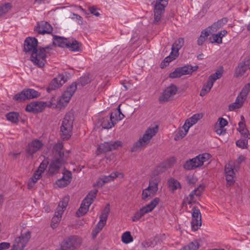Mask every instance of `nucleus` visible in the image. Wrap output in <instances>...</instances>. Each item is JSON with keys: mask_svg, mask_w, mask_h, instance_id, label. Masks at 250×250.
Returning a JSON list of instances; mask_svg holds the SVG:
<instances>
[{"mask_svg": "<svg viewBox=\"0 0 250 250\" xmlns=\"http://www.w3.org/2000/svg\"><path fill=\"white\" fill-rule=\"evenodd\" d=\"M66 81V79L63 75H59L53 79L47 88V91L50 92L51 90L60 88Z\"/></svg>", "mask_w": 250, "mask_h": 250, "instance_id": "2eb2a0df", "label": "nucleus"}, {"mask_svg": "<svg viewBox=\"0 0 250 250\" xmlns=\"http://www.w3.org/2000/svg\"><path fill=\"white\" fill-rule=\"evenodd\" d=\"M187 134L186 131L183 130L181 128H179L178 131L175 136L174 139L176 141L179 140L183 138Z\"/></svg>", "mask_w": 250, "mask_h": 250, "instance_id": "603ef678", "label": "nucleus"}, {"mask_svg": "<svg viewBox=\"0 0 250 250\" xmlns=\"http://www.w3.org/2000/svg\"><path fill=\"white\" fill-rule=\"evenodd\" d=\"M223 69L218 70L215 73L211 75L208 78V81L213 85L215 81L220 78L222 75Z\"/></svg>", "mask_w": 250, "mask_h": 250, "instance_id": "c9c22d12", "label": "nucleus"}, {"mask_svg": "<svg viewBox=\"0 0 250 250\" xmlns=\"http://www.w3.org/2000/svg\"><path fill=\"white\" fill-rule=\"evenodd\" d=\"M48 164V162L47 160H43L39 166L38 169L37 171L40 172L41 173L44 172V170L47 167V166Z\"/></svg>", "mask_w": 250, "mask_h": 250, "instance_id": "864d4df0", "label": "nucleus"}, {"mask_svg": "<svg viewBox=\"0 0 250 250\" xmlns=\"http://www.w3.org/2000/svg\"><path fill=\"white\" fill-rule=\"evenodd\" d=\"M122 145L119 141L106 142L99 146L100 150L103 152H106L117 149Z\"/></svg>", "mask_w": 250, "mask_h": 250, "instance_id": "f3484780", "label": "nucleus"}, {"mask_svg": "<svg viewBox=\"0 0 250 250\" xmlns=\"http://www.w3.org/2000/svg\"><path fill=\"white\" fill-rule=\"evenodd\" d=\"M213 33L212 31L210 29V26L204 29L201 32L200 35H203V37L205 39H207V38L209 35V34H212Z\"/></svg>", "mask_w": 250, "mask_h": 250, "instance_id": "13d9d810", "label": "nucleus"}, {"mask_svg": "<svg viewBox=\"0 0 250 250\" xmlns=\"http://www.w3.org/2000/svg\"><path fill=\"white\" fill-rule=\"evenodd\" d=\"M91 81L92 76L89 74H87L81 77L75 83H77L78 88H80L90 83Z\"/></svg>", "mask_w": 250, "mask_h": 250, "instance_id": "393cba45", "label": "nucleus"}, {"mask_svg": "<svg viewBox=\"0 0 250 250\" xmlns=\"http://www.w3.org/2000/svg\"><path fill=\"white\" fill-rule=\"evenodd\" d=\"M228 21V18H223L218 20L217 22H214L211 26H210V29L213 32H215L217 30V29L221 28L223 25L226 23Z\"/></svg>", "mask_w": 250, "mask_h": 250, "instance_id": "2f4dec72", "label": "nucleus"}, {"mask_svg": "<svg viewBox=\"0 0 250 250\" xmlns=\"http://www.w3.org/2000/svg\"><path fill=\"white\" fill-rule=\"evenodd\" d=\"M248 138H241L239 140L236 141V146L242 149H246L248 146Z\"/></svg>", "mask_w": 250, "mask_h": 250, "instance_id": "ea45409f", "label": "nucleus"}, {"mask_svg": "<svg viewBox=\"0 0 250 250\" xmlns=\"http://www.w3.org/2000/svg\"><path fill=\"white\" fill-rule=\"evenodd\" d=\"M202 225L201 214L200 210L196 207L192 209V220L191 226L192 230H197Z\"/></svg>", "mask_w": 250, "mask_h": 250, "instance_id": "9b49d317", "label": "nucleus"}, {"mask_svg": "<svg viewBox=\"0 0 250 250\" xmlns=\"http://www.w3.org/2000/svg\"><path fill=\"white\" fill-rule=\"evenodd\" d=\"M218 121H219L218 125L216 124V125H218L219 126H220L221 127L224 128L228 124L227 121L223 118H219Z\"/></svg>", "mask_w": 250, "mask_h": 250, "instance_id": "0e129e2a", "label": "nucleus"}, {"mask_svg": "<svg viewBox=\"0 0 250 250\" xmlns=\"http://www.w3.org/2000/svg\"><path fill=\"white\" fill-rule=\"evenodd\" d=\"M69 201V197L68 196H66L59 202L58 206L56 209L55 215L52 219L51 226L53 229L55 228L57 226L58 224L61 221L62 215L67 206Z\"/></svg>", "mask_w": 250, "mask_h": 250, "instance_id": "39448f33", "label": "nucleus"}, {"mask_svg": "<svg viewBox=\"0 0 250 250\" xmlns=\"http://www.w3.org/2000/svg\"><path fill=\"white\" fill-rule=\"evenodd\" d=\"M53 39V45L52 46L57 45L60 47L67 48L68 46V44L69 43L70 39L55 36Z\"/></svg>", "mask_w": 250, "mask_h": 250, "instance_id": "4be33fe9", "label": "nucleus"}, {"mask_svg": "<svg viewBox=\"0 0 250 250\" xmlns=\"http://www.w3.org/2000/svg\"><path fill=\"white\" fill-rule=\"evenodd\" d=\"M175 159L174 158H170L164 163L161 164V167L165 168V170L170 168L175 163Z\"/></svg>", "mask_w": 250, "mask_h": 250, "instance_id": "09e8293b", "label": "nucleus"}, {"mask_svg": "<svg viewBox=\"0 0 250 250\" xmlns=\"http://www.w3.org/2000/svg\"><path fill=\"white\" fill-rule=\"evenodd\" d=\"M52 30L51 25L45 21L38 22L37 26L34 28V30L40 34H50L52 32Z\"/></svg>", "mask_w": 250, "mask_h": 250, "instance_id": "a211bd4d", "label": "nucleus"}, {"mask_svg": "<svg viewBox=\"0 0 250 250\" xmlns=\"http://www.w3.org/2000/svg\"><path fill=\"white\" fill-rule=\"evenodd\" d=\"M71 178V173L68 172L67 173L65 174L61 179L59 180L57 184L60 187H65L70 183Z\"/></svg>", "mask_w": 250, "mask_h": 250, "instance_id": "7c9ffc66", "label": "nucleus"}, {"mask_svg": "<svg viewBox=\"0 0 250 250\" xmlns=\"http://www.w3.org/2000/svg\"><path fill=\"white\" fill-rule=\"evenodd\" d=\"M63 146L62 143H58L53 147V152L55 160L51 163L49 167V173L51 174L56 173L67 159V156L64 154Z\"/></svg>", "mask_w": 250, "mask_h": 250, "instance_id": "f257e3e1", "label": "nucleus"}, {"mask_svg": "<svg viewBox=\"0 0 250 250\" xmlns=\"http://www.w3.org/2000/svg\"><path fill=\"white\" fill-rule=\"evenodd\" d=\"M160 182V178L157 176L152 177L149 180V186L147 188L152 190L153 193H156L158 191V185Z\"/></svg>", "mask_w": 250, "mask_h": 250, "instance_id": "bb28decb", "label": "nucleus"}, {"mask_svg": "<svg viewBox=\"0 0 250 250\" xmlns=\"http://www.w3.org/2000/svg\"><path fill=\"white\" fill-rule=\"evenodd\" d=\"M40 93L33 89H25L17 94L13 99L17 101H25L27 99H33L40 96Z\"/></svg>", "mask_w": 250, "mask_h": 250, "instance_id": "1a4fd4ad", "label": "nucleus"}, {"mask_svg": "<svg viewBox=\"0 0 250 250\" xmlns=\"http://www.w3.org/2000/svg\"><path fill=\"white\" fill-rule=\"evenodd\" d=\"M198 68L197 65H186L183 67H179L170 73L169 77L170 78H179L184 75H188L191 74L193 72L196 71Z\"/></svg>", "mask_w": 250, "mask_h": 250, "instance_id": "9d476101", "label": "nucleus"}, {"mask_svg": "<svg viewBox=\"0 0 250 250\" xmlns=\"http://www.w3.org/2000/svg\"><path fill=\"white\" fill-rule=\"evenodd\" d=\"M90 205V202L88 203L87 201H85V200L83 199L80 208L76 212L77 215L78 217H80L85 214L88 210L89 207Z\"/></svg>", "mask_w": 250, "mask_h": 250, "instance_id": "c756f323", "label": "nucleus"}, {"mask_svg": "<svg viewBox=\"0 0 250 250\" xmlns=\"http://www.w3.org/2000/svg\"><path fill=\"white\" fill-rule=\"evenodd\" d=\"M167 183L169 189L173 191L181 188L180 183L177 180L173 178L169 179L167 181Z\"/></svg>", "mask_w": 250, "mask_h": 250, "instance_id": "72a5a7b5", "label": "nucleus"}, {"mask_svg": "<svg viewBox=\"0 0 250 250\" xmlns=\"http://www.w3.org/2000/svg\"><path fill=\"white\" fill-rule=\"evenodd\" d=\"M192 160H193L192 162L195 168L201 167L203 165L202 162H201L200 158H198V156L192 159Z\"/></svg>", "mask_w": 250, "mask_h": 250, "instance_id": "e2e57ef3", "label": "nucleus"}, {"mask_svg": "<svg viewBox=\"0 0 250 250\" xmlns=\"http://www.w3.org/2000/svg\"><path fill=\"white\" fill-rule=\"evenodd\" d=\"M250 68V62L248 61L240 62L235 69V76L239 77L242 76Z\"/></svg>", "mask_w": 250, "mask_h": 250, "instance_id": "412c9836", "label": "nucleus"}, {"mask_svg": "<svg viewBox=\"0 0 250 250\" xmlns=\"http://www.w3.org/2000/svg\"><path fill=\"white\" fill-rule=\"evenodd\" d=\"M192 161L193 160L192 159L187 161L184 165V168L189 170L195 168Z\"/></svg>", "mask_w": 250, "mask_h": 250, "instance_id": "4d7b16f0", "label": "nucleus"}, {"mask_svg": "<svg viewBox=\"0 0 250 250\" xmlns=\"http://www.w3.org/2000/svg\"><path fill=\"white\" fill-rule=\"evenodd\" d=\"M119 173L112 172L110 175L108 176H102L101 177L96 183L97 186L102 187L105 183L111 182L118 176Z\"/></svg>", "mask_w": 250, "mask_h": 250, "instance_id": "5701e85b", "label": "nucleus"}, {"mask_svg": "<svg viewBox=\"0 0 250 250\" xmlns=\"http://www.w3.org/2000/svg\"><path fill=\"white\" fill-rule=\"evenodd\" d=\"M10 4L9 3H5L4 5L0 6V16L7 13L10 8Z\"/></svg>", "mask_w": 250, "mask_h": 250, "instance_id": "5fc2aeb1", "label": "nucleus"}, {"mask_svg": "<svg viewBox=\"0 0 250 250\" xmlns=\"http://www.w3.org/2000/svg\"><path fill=\"white\" fill-rule=\"evenodd\" d=\"M69 50L73 52H80L82 51V43L73 38L70 39L69 43L67 47Z\"/></svg>", "mask_w": 250, "mask_h": 250, "instance_id": "a878e982", "label": "nucleus"}, {"mask_svg": "<svg viewBox=\"0 0 250 250\" xmlns=\"http://www.w3.org/2000/svg\"><path fill=\"white\" fill-rule=\"evenodd\" d=\"M250 89V83H248L243 88L239 95L246 99Z\"/></svg>", "mask_w": 250, "mask_h": 250, "instance_id": "3c124183", "label": "nucleus"}, {"mask_svg": "<svg viewBox=\"0 0 250 250\" xmlns=\"http://www.w3.org/2000/svg\"><path fill=\"white\" fill-rule=\"evenodd\" d=\"M82 244L81 239L75 235H71L65 238L62 242L60 247L56 250H75Z\"/></svg>", "mask_w": 250, "mask_h": 250, "instance_id": "20e7f679", "label": "nucleus"}, {"mask_svg": "<svg viewBox=\"0 0 250 250\" xmlns=\"http://www.w3.org/2000/svg\"><path fill=\"white\" fill-rule=\"evenodd\" d=\"M160 202V199L158 197L155 198L148 204L141 208L139 211L136 212L132 217V221L135 222L139 220L145 214L150 212L156 207Z\"/></svg>", "mask_w": 250, "mask_h": 250, "instance_id": "6e6552de", "label": "nucleus"}, {"mask_svg": "<svg viewBox=\"0 0 250 250\" xmlns=\"http://www.w3.org/2000/svg\"><path fill=\"white\" fill-rule=\"evenodd\" d=\"M213 84L207 81L206 85H204L202 89L201 90L200 95L201 96H204L206 95L207 93L209 92Z\"/></svg>", "mask_w": 250, "mask_h": 250, "instance_id": "a18cd8bd", "label": "nucleus"}, {"mask_svg": "<svg viewBox=\"0 0 250 250\" xmlns=\"http://www.w3.org/2000/svg\"><path fill=\"white\" fill-rule=\"evenodd\" d=\"M200 247V244L198 240H194L180 250H197Z\"/></svg>", "mask_w": 250, "mask_h": 250, "instance_id": "f704fd0d", "label": "nucleus"}, {"mask_svg": "<svg viewBox=\"0 0 250 250\" xmlns=\"http://www.w3.org/2000/svg\"><path fill=\"white\" fill-rule=\"evenodd\" d=\"M111 114H114V120L115 122L120 121L125 117L124 115L121 112L120 106H118L117 110L115 112L111 113Z\"/></svg>", "mask_w": 250, "mask_h": 250, "instance_id": "49530a36", "label": "nucleus"}, {"mask_svg": "<svg viewBox=\"0 0 250 250\" xmlns=\"http://www.w3.org/2000/svg\"><path fill=\"white\" fill-rule=\"evenodd\" d=\"M225 171L226 175H234V170L232 168V166L230 164L226 165Z\"/></svg>", "mask_w": 250, "mask_h": 250, "instance_id": "bf43d9fd", "label": "nucleus"}, {"mask_svg": "<svg viewBox=\"0 0 250 250\" xmlns=\"http://www.w3.org/2000/svg\"><path fill=\"white\" fill-rule=\"evenodd\" d=\"M212 35V37H210L208 38V40L210 43H217L218 44H221L222 42V38L221 37L220 35L217 33L216 34H214L213 33L211 34Z\"/></svg>", "mask_w": 250, "mask_h": 250, "instance_id": "c03bdc74", "label": "nucleus"}, {"mask_svg": "<svg viewBox=\"0 0 250 250\" xmlns=\"http://www.w3.org/2000/svg\"><path fill=\"white\" fill-rule=\"evenodd\" d=\"M31 238V232L26 231L17 237L13 243L11 250H23Z\"/></svg>", "mask_w": 250, "mask_h": 250, "instance_id": "0eeeda50", "label": "nucleus"}, {"mask_svg": "<svg viewBox=\"0 0 250 250\" xmlns=\"http://www.w3.org/2000/svg\"><path fill=\"white\" fill-rule=\"evenodd\" d=\"M114 114H111L110 120H107L103 123V125L104 128L109 129L114 126L116 122H115L114 120Z\"/></svg>", "mask_w": 250, "mask_h": 250, "instance_id": "37998d69", "label": "nucleus"}, {"mask_svg": "<svg viewBox=\"0 0 250 250\" xmlns=\"http://www.w3.org/2000/svg\"><path fill=\"white\" fill-rule=\"evenodd\" d=\"M177 56H176L174 53L172 54V52H171L170 54L166 57L164 61L161 63V67L163 68L165 66H167L171 61L175 59Z\"/></svg>", "mask_w": 250, "mask_h": 250, "instance_id": "4c0bfd02", "label": "nucleus"}, {"mask_svg": "<svg viewBox=\"0 0 250 250\" xmlns=\"http://www.w3.org/2000/svg\"><path fill=\"white\" fill-rule=\"evenodd\" d=\"M73 127H60V136L63 140H68L72 135V131Z\"/></svg>", "mask_w": 250, "mask_h": 250, "instance_id": "cd10ccee", "label": "nucleus"}, {"mask_svg": "<svg viewBox=\"0 0 250 250\" xmlns=\"http://www.w3.org/2000/svg\"><path fill=\"white\" fill-rule=\"evenodd\" d=\"M177 91V87L173 84L167 87L159 98L160 102L162 103L167 102L171 96L176 93Z\"/></svg>", "mask_w": 250, "mask_h": 250, "instance_id": "ddd939ff", "label": "nucleus"}, {"mask_svg": "<svg viewBox=\"0 0 250 250\" xmlns=\"http://www.w3.org/2000/svg\"><path fill=\"white\" fill-rule=\"evenodd\" d=\"M202 116L199 114L193 115L190 118L188 119L187 120L192 125L195 124L197 121L202 118Z\"/></svg>", "mask_w": 250, "mask_h": 250, "instance_id": "8fccbe9b", "label": "nucleus"}, {"mask_svg": "<svg viewBox=\"0 0 250 250\" xmlns=\"http://www.w3.org/2000/svg\"><path fill=\"white\" fill-rule=\"evenodd\" d=\"M168 0H153L154 4L153 23L157 24L161 19L165 7L167 5Z\"/></svg>", "mask_w": 250, "mask_h": 250, "instance_id": "423d86ee", "label": "nucleus"}, {"mask_svg": "<svg viewBox=\"0 0 250 250\" xmlns=\"http://www.w3.org/2000/svg\"><path fill=\"white\" fill-rule=\"evenodd\" d=\"M245 100V99L243 97H242L239 94L237 96L235 103H237V104L239 105V104L241 105V107L242 106L243 103Z\"/></svg>", "mask_w": 250, "mask_h": 250, "instance_id": "69168bd1", "label": "nucleus"}, {"mask_svg": "<svg viewBox=\"0 0 250 250\" xmlns=\"http://www.w3.org/2000/svg\"><path fill=\"white\" fill-rule=\"evenodd\" d=\"M98 192V189H94L91 190L84 199L85 201H87L88 203L90 202V204L92 203L94 199L96 198V195Z\"/></svg>", "mask_w": 250, "mask_h": 250, "instance_id": "58836bf2", "label": "nucleus"}, {"mask_svg": "<svg viewBox=\"0 0 250 250\" xmlns=\"http://www.w3.org/2000/svg\"><path fill=\"white\" fill-rule=\"evenodd\" d=\"M226 179L227 181L228 184L229 185V186L232 184L234 182L233 175H226Z\"/></svg>", "mask_w": 250, "mask_h": 250, "instance_id": "338daca9", "label": "nucleus"}, {"mask_svg": "<svg viewBox=\"0 0 250 250\" xmlns=\"http://www.w3.org/2000/svg\"><path fill=\"white\" fill-rule=\"evenodd\" d=\"M158 131V125L151 127H149L146 131L143 137L136 142L131 148L132 152H134L138 149L146 146L150 142V139L156 134Z\"/></svg>", "mask_w": 250, "mask_h": 250, "instance_id": "7ed1b4c3", "label": "nucleus"}, {"mask_svg": "<svg viewBox=\"0 0 250 250\" xmlns=\"http://www.w3.org/2000/svg\"><path fill=\"white\" fill-rule=\"evenodd\" d=\"M43 146L42 142L38 139H34L30 142L26 149V153L28 157H32Z\"/></svg>", "mask_w": 250, "mask_h": 250, "instance_id": "f8f14e48", "label": "nucleus"}, {"mask_svg": "<svg viewBox=\"0 0 250 250\" xmlns=\"http://www.w3.org/2000/svg\"><path fill=\"white\" fill-rule=\"evenodd\" d=\"M7 120L13 123L17 124L19 122V114L17 112H9L6 114Z\"/></svg>", "mask_w": 250, "mask_h": 250, "instance_id": "e433bc0d", "label": "nucleus"}, {"mask_svg": "<svg viewBox=\"0 0 250 250\" xmlns=\"http://www.w3.org/2000/svg\"><path fill=\"white\" fill-rule=\"evenodd\" d=\"M74 120V114L72 112L67 113L63 118L61 126L63 127H73V123Z\"/></svg>", "mask_w": 250, "mask_h": 250, "instance_id": "b1692460", "label": "nucleus"}, {"mask_svg": "<svg viewBox=\"0 0 250 250\" xmlns=\"http://www.w3.org/2000/svg\"><path fill=\"white\" fill-rule=\"evenodd\" d=\"M38 41L34 37L27 38L24 42V51L26 53H30L31 55L33 51L37 48Z\"/></svg>", "mask_w": 250, "mask_h": 250, "instance_id": "dca6fc26", "label": "nucleus"}, {"mask_svg": "<svg viewBox=\"0 0 250 250\" xmlns=\"http://www.w3.org/2000/svg\"><path fill=\"white\" fill-rule=\"evenodd\" d=\"M198 158H200V160L202 162V165L204 163L207 161L210 157V155L208 153H204L198 155Z\"/></svg>", "mask_w": 250, "mask_h": 250, "instance_id": "6e6d98bb", "label": "nucleus"}, {"mask_svg": "<svg viewBox=\"0 0 250 250\" xmlns=\"http://www.w3.org/2000/svg\"><path fill=\"white\" fill-rule=\"evenodd\" d=\"M78 87V86L75 82L72 83L62 94V100L68 103Z\"/></svg>", "mask_w": 250, "mask_h": 250, "instance_id": "6ab92c4d", "label": "nucleus"}, {"mask_svg": "<svg viewBox=\"0 0 250 250\" xmlns=\"http://www.w3.org/2000/svg\"><path fill=\"white\" fill-rule=\"evenodd\" d=\"M214 130L218 135L224 134L226 133V130L223 127L216 125L214 126Z\"/></svg>", "mask_w": 250, "mask_h": 250, "instance_id": "052dcab7", "label": "nucleus"}, {"mask_svg": "<svg viewBox=\"0 0 250 250\" xmlns=\"http://www.w3.org/2000/svg\"><path fill=\"white\" fill-rule=\"evenodd\" d=\"M239 132L241 133L242 136L241 138L250 139V134L249 133V131L246 128L242 129L239 130Z\"/></svg>", "mask_w": 250, "mask_h": 250, "instance_id": "680f3d73", "label": "nucleus"}, {"mask_svg": "<svg viewBox=\"0 0 250 250\" xmlns=\"http://www.w3.org/2000/svg\"><path fill=\"white\" fill-rule=\"evenodd\" d=\"M204 189V186L199 185L196 189H194L189 194V197L193 198L194 195L200 196Z\"/></svg>", "mask_w": 250, "mask_h": 250, "instance_id": "de8ad7c7", "label": "nucleus"}, {"mask_svg": "<svg viewBox=\"0 0 250 250\" xmlns=\"http://www.w3.org/2000/svg\"><path fill=\"white\" fill-rule=\"evenodd\" d=\"M51 46L45 47H39L32 53L31 60L40 67H42L45 64L46 58L51 55Z\"/></svg>", "mask_w": 250, "mask_h": 250, "instance_id": "f03ea898", "label": "nucleus"}, {"mask_svg": "<svg viewBox=\"0 0 250 250\" xmlns=\"http://www.w3.org/2000/svg\"><path fill=\"white\" fill-rule=\"evenodd\" d=\"M156 193H153L152 190L146 188L143 190L142 199L143 200H146L148 197L154 196Z\"/></svg>", "mask_w": 250, "mask_h": 250, "instance_id": "a19ab883", "label": "nucleus"}, {"mask_svg": "<svg viewBox=\"0 0 250 250\" xmlns=\"http://www.w3.org/2000/svg\"><path fill=\"white\" fill-rule=\"evenodd\" d=\"M46 106V103L43 102H33L27 105L25 110L27 112L37 113L42 112Z\"/></svg>", "mask_w": 250, "mask_h": 250, "instance_id": "4468645a", "label": "nucleus"}, {"mask_svg": "<svg viewBox=\"0 0 250 250\" xmlns=\"http://www.w3.org/2000/svg\"><path fill=\"white\" fill-rule=\"evenodd\" d=\"M133 240V237L131 236L129 231L124 232L122 236V241L125 244H128Z\"/></svg>", "mask_w": 250, "mask_h": 250, "instance_id": "79ce46f5", "label": "nucleus"}, {"mask_svg": "<svg viewBox=\"0 0 250 250\" xmlns=\"http://www.w3.org/2000/svg\"><path fill=\"white\" fill-rule=\"evenodd\" d=\"M42 173L37 170L34 173L33 176L30 178L28 184V188H32L38 180L41 178Z\"/></svg>", "mask_w": 250, "mask_h": 250, "instance_id": "473e14b6", "label": "nucleus"}, {"mask_svg": "<svg viewBox=\"0 0 250 250\" xmlns=\"http://www.w3.org/2000/svg\"><path fill=\"white\" fill-rule=\"evenodd\" d=\"M241 107V105L239 104V105L237 104V103H233L231 104H230L229 105V111H233L235 109H239Z\"/></svg>", "mask_w": 250, "mask_h": 250, "instance_id": "774afa93", "label": "nucleus"}, {"mask_svg": "<svg viewBox=\"0 0 250 250\" xmlns=\"http://www.w3.org/2000/svg\"><path fill=\"white\" fill-rule=\"evenodd\" d=\"M184 44V39L183 38H179L173 44L171 47L172 54H175L176 56H178V51Z\"/></svg>", "mask_w": 250, "mask_h": 250, "instance_id": "c85d7f7f", "label": "nucleus"}, {"mask_svg": "<svg viewBox=\"0 0 250 250\" xmlns=\"http://www.w3.org/2000/svg\"><path fill=\"white\" fill-rule=\"evenodd\" d=\"M109 206V204H107L103 210L101 215L100 216V221L97 224L95 227V228L98 229L100 231L103 229V227L106 224V219L110 210Z\"/></svg>", "mask_w": 250, "mask_h": 250, "instance_id": "aec40b11", "label": "nucleus"}]
</instances>
